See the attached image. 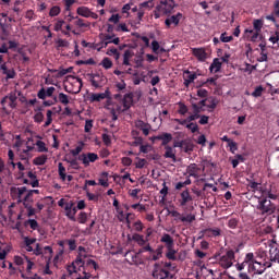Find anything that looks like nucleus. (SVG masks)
Masks as SVG:
<instances>
[{"instance_id":"obj_1","label":"nucleus","mask_w":279,"mask_h":279,"mask_svg":"<svg viewBox=\"0 0 279 279\" xmlns=\"http://www.w3.org/2000/svg\"><path fill=\"white\" fill-rule=\"evenodd\" d=\"M245 263H248V270L254 271V275H264L267 268H271V262L258 260L254 253L245 255Z\"/></svg>"},{"instance_id":"obj_2","label":"nucleus","mask_w":279,"mask_h":279,"mask_svg":"<svg viewBox=\"0 0 279 279\" xmlns=\"http://www.w3.org/2000/svg\"><path fill=\"white\" fill-rule=\"evenodd\" d=\"M175 7L177 3L174 0H160V2L155 7L154 17L158 20L161 17V15L170 16Z\"/></svg>"},{"instance_id":"obj_3","label":"nucleus","mask_w":279,"mask_h":279,"mask_svg":"<svg viewBox=\"0 0 279 279\" xmlns=\"http://www.w3.org/2000/svg\"><path fill=\"white\" fill-rule=\"evenodd\" d=\"M214 259L222 269L228 270L233 267L235 260V252L233 250H228L225 254L215 253Z\"/></svg>"},{"instance_id":"obj_4","label":"nucleus","mask_w":279,"mask_h":279,"mask_svg":"<svg viewBox=\"0 0 279 279\" xmlns=\"http://www.w3.org/2000/svg\"><path fill=\"white\" fill-rule=\"evenodd\" d=\"M256 208L263 216H271L276 213V205L267 197L259 198Z\"/></svg>"},{"instance_id":"obj_5","label":"nucleus","mask_w":279,"mask_h":279,"mask_svg":"<svg viewBox=\"0 0 279 279\" xmlns=\"http://www.w3.org/2000/svg\"><path fill=\"white\" fill-rule=\"evenodd\" d=\"M153 278L154 279H173L174 275L171 274L166 268H162L159 263H155L154 270H153Z\"/></svg>"},{"instance_id":"obj_6","label":"nucleus","mask_w":279,"mask_h":279,"mask_svg":"<svg viewBox=\"0 0 279 279\" xmlns=\"http://www.w3.org/2000/svg\"><path fill=\"white\" fill-rule=\"evenodd\" d=\"M77 160L81 161L85 168H87L90 166V163H95L97 160H99V156L96 153H87L80 155Z\"/></svg>"},{"instance_id":"obj_7","label":"nucleus","mask_w":279,"mask_h":279,"mask_svg":"<svg viewBox=\"0 0 279 279\" xmlns=\"http://www.w3.org/2000/svg\"><path fill=\"white\" fill-rule=\"evenodd\" d=\"M3 62V56L0 54V71H2V75H5V80H14L16 76V72L14 69H8L7 63Z\"/></svg>"},{"instance_id":"obj_8","label":"nucleus","mask_w":279,"mask_h":279,"mask_svg":"<svg viewBox=\"0 0 279 279\" xmlns=\"http://www.w3.org/2000/svg\"><path fill=\"white\" fill-rule=\"evenodd\" d=\"M192 56H194L198 62H206V60H208V53L205 48H192Z\"/></svg>"},{"instance_id":"obj_9","label":"nucleus","mask_w":279,"mask_h":279,"mask_svg":"<svg viewBox=\"0 0 279 279\" xmlns=\"http://www.w3.org/2000/svg\"><path fill=\"white\" fill-rule=\"evenodd\" d=\"M183 14L182 13H177L175 15H169L168 19L165 20V25L170 28L171 25L173 24L174 26H178L180 24V21L182 20Z\"/></svg>"},{"instance_id":"obj_10","label":"nucleus","mask_w":279,"mask_h":279,"mask_svg":"<svg viewBox=\"0 0 279 279\" xmlns=\"http://www.w3.org/2000/svg\"><path fill=\"white\" fill-rule=\"evenodd\" d=\"M133 104H134V94L133 93L125 94L122 98L123 112H125V110H130Z\"/></svg>"},{"instance_id":"obj_11","label":"nucleus","mask_w":279,"mask_h":279,"mask_svg":"<svg viewBox=\"0 0 279 279\" xmlns=\"http://www.w3.org/2000/svg\"><path fill=\"white\" fill-rule=\"evenodd\" d=\"M160 243H162L166 248L175 247L174 238L169 233H162Z\"/></svg>"},{"instance_id":"obj_12","label":"nucleus","mask_w":279,"mask_h":279,"mask_svg":"<svg viewBox=\"0 0 279 279\" xmlns=\"http://www.w3.org/2000/svg\"><path fill=\"white\" fill-rule=\"evenodd\" d=\"M135 128L142 131L144 136H149L151 130V125L149 123H146L143 120H137L135 122Z\"/></svg>"},{"instance_id":"obj_13","label":"nucleus","mask_w":279,"mask_h":279,"mask_svg":"<svg viewBox=\"0 0 279 279\" xmlns=\"http://www.w3.org/2000/svg\"><path fill=\"white\" fill-rule=\"evenodd\" d=\"M197 80L196 72H191L190 70L184 71V86L189 88L191 84H193Z\"/></svg>"},{"instance_id":"obj_14","label":"nucleus","mask_w":279,"mask_h":279,"mask_svg":"<svg viewBox=\"0 0 279 279\" xmlns=\"http://www.w3.org/2000/svg\"><path fill=\"white\" fill-rule=\"evenodd\" d=\"M163 245H158L157 248L150 253L148 260L158 262L163 256Z\"/></svg>"},{"instance_id":"obj_15","label":"nucleus","mask_w":279,"mask_h":279,"mask_svg":"<svg viewBox=\"0 0 279 279\" xmlns=\"http://www.w3.org/2000/svg\"><path fill=\"white\" fill-rule=\"evenodd\" d=\"M199 172H201V168L198 167L197 163H191L186 168V173L191 178L199 179Z\"/></svg>"},{"instance_id":"obj_16","label":"nucleus","mask_w":279,"mask_h":279,"mask_svg":"<svg viewBox=\"0 0 279 279\" xmlns=\"http://www.w3.org/2000/svg\"><path fill=\"white\" fill-rule=\"evenodd\" d=\"M75 206V203L73 201H70L65 203L64 210H65V216L68 217L69 220L75 222V214H73L72 209Z\"/></svg>"},{"instance_id":"obj_17","label":"nucleus","mask_w":279,"mask_h":279,"mask_svg":"<svg viewBox=\"0 0 279 279\" xmlns=\"http://www.w3.org/2000/svg\"><path fill=\"white\" fill-rule=\"evenodd\" d=\"M110 97H111V92L109 88H107L105 93L92 94L90 101H102V99H110Z\"/></svg>"},{"instance_id":"obj_18","label":"nucleus","mask_w":279,"mask_h":279,"mask_svg":"<svg viewBox=\"0 0 279 279\" xmlns=\"http://www.w3.org/2000/svg\"><path fill=\"white\" fill-rule=\"evenodd\" d=\"M53 93H56V87H48L47 90L43 87L38 90L37 97L45 100L47 97H51Z\"/></svg>"},{"instance_id":"obj_19","label":"nucleus","mask_w":279,"mask_h":279,"mask_svg":"<svg viewBox=\"0 0 279 279\" xmlns=\"http://www.w3.org/2000/svg\"><path fill=\"white\" fill-rule=\"evenodd\" d=\"M16 94H10L9 96H5L1 99V106H5V104L9 101L10 108H16Z\"/></svg>"},{"instance_id":"obj_20","label":"nucleus","mask_w":279,"mask_h":279,"mask_svg":"<svg viewBox=\"0 0 279 279\" xmlns=\"http://www.w3.org/2000/svg\"><path fill=\"white\" fill-rule=\"evenodd\" d=\"M193 202V196L189 190H185L181 193L180 206L185 207L189 203Z\"/></svg>"},{"instance_id":"obj_21","label":"nucleus","mask_w":279,"mask_h":279,"mask_svg":"<svg viewBox=\"0 0 279 279\" xmlns=\"http://www.w3.org/2000/svg\"><path fill=\"white\" fill-rule=\"evenodd\" d=\"M222 69V62L220 61L219 58H215L209 66V71L211 73H220Z\"/></svg>"},{"instance_id":"obj_22","label":"nucleus","mask_w":279,"mask_h":279,"mask_svg":"<svg viewBox=\"0 0 279 279\" xmlns=\"http://www.w3.org/2000/svg\"><path fill=\"white\" fill-rule=\"evenodd\" d=\"M166 250H167L166 254H165L166 258L171 262H177L178 260V255H177L178 251L175 250V247L171 246Z\"/></svg>"},{"instance_id":"obj_23","label":"nucleus","mask_w":279,"mask_h":279,"mask_svg":"<svg viewBox=\"0 0 279 279\" xmlns=\"http://www.w3.org/2000/svg\"><path fill=\"white\" fill-rule=\"evenodd\" d=\"M132 241L137 243L138 246L143 247L147 244L148 239H145L143 234L134 233L132 234Z\"/></svg>"},{"instance_id":"obj_24","label":"nucleus","mask_w":279,"mask_h":279,"mask_svg":"<svg viewBox=\"0 0 279 279\" xmlns=\"http://www.w3.org/2000/svg\"><path fill=\"white\" fill-rule=\"evenodd\" d=\"M165 154H163V157L166 159H172L173 161H177V151L173 147L171 146H166L165 147Z\"/></svg>"},{"instance_id":"obj_25","label":"nucleus","mask_w":279,"mask_h":279,"mask_svg":"<svg viewBox=\"0 0 279 279\" xmlns=\"http://www.w3.org/2000/svg\"><path fill=\"white\" fill-rule=\"evenodd\" d=\"M204 234L209 238H218L221 235V229L219 228H207L204 230Z\"/></svg>"},{"instance_id":"obj_26","label":"nucleus","mask_w":279,"mask_h":279,"mask_svg":"<svg viewBox=\"0 0 279 279\" xmlns=\"http://www.w3.org/2000/svg\"><path fill=\"white\" fill-rule=\"evenodd\" d=\"M85 258H87V255L86 254H82V253H78L76 255V258L74 262H72V264H74L75 267H78V268H84L85 266Z\"/></svg>"},{"instance_id":"obj_27","label":"nucleus","mask_w":279,"mask_h":279,"mask_svg":"<svg viewBox=\"0 0 279 279\" xmlns=\"http://www.w3.org/2000/svg\"><path fill=\"white\" fill-rule=\"evenodd\" d=\"M23 207L26 210L27 217L32 218L35 217L37 214L36 208H33V205L31 203L27 202H23Z\"/></svg>"},{"instance_id":"obj_28","label":"nucleus","mask_w":279,"mask_h":279,"mask_svg":"<svg viewBox=\"0 0 279 279\" xmlns=\"http://www.w3.org/2000/svg\"><path fill=\"white\" fill-rule=\"evenodd\" d=\"M134 57V52L130 49L125 50L123 53V65L124 66H131V58Z\"/></svg>"},{"instance_id":"obj_29","label":"nucleus","mask_w":279,"mask_h":279,"mask_svg":"<svg viewBox=\"0 0 279 279\" xmlns=\"http://www.w3.org/2000/svg\"><path fill=\"white\" fill-rule=\"evenodd\" d=\"M173 141V135L171 133H162V147H169V144Z\"/></svg>"},{"instance_id":"obj_30","label":"nucleus","mask_w":279,"mask_h":279,"mask_svg":"<svg viewBox=\"0 0 279 279\" xmlns=\"http://www.w3.org/2000/svg\"><path fill=\"white\" fill-rule=\"evenodd\" d=\"M58 174H59L60 180H61L62 182H65V181H66V169H65V167L63 166L62 162H59V163H58Z\"/></svg>"},{"instance_id":"obj_31","label":"nucleus","mask_w":279,"mask_h":279,"mask_svg":"<svg viewBox=\"0 0 279 279\" xmlns=\"http://www.w3.org/2000/svg\"><path fill=\"white\" fill-rule=\"evenodd\" d=\"M47 160H48L47 155H40L33 159V165L34 166H45Z\"/></svg>"},{"instance_id":"obj_32","label":"nucleus","mask_w":279,"mask_h":279,"mask_svg":"<svg viewBox=\"0 0 279 279\" xmlns=\"http://www.w3.org/2000/svg\"><path fill=\"white\" fill-rule=\"evenodd\" d=\"M196 220V216L193 214H186L185 216L182 215V217H180V221L182 223H193Z\"/></svg>"},{"instance_id":"obj_33","label":"nucleus","mask_w":279,"mask_h":279,"mask_svg":"<svg viewBox=\"0 0 279 279\" xmlns=\"http://www.w3.org/2000/svg\"><path fill=\"white\" fill-rule=\"evenodd\" d=\"M41 110H43V107H38L37 108L38 112L35 113V116H34V122L37 123V124H41L44 122V120H45V116L41 112Z\"/></svg>"},{"instance_id":"obj_34","label":"nucleus","mask_w":279,"mask_h":279,"mask_svg":"<svg viewBox=\"0 0 279 279\" xmlns=\"http://www.w3.org/2000/svg\"><path fill=\"white\" fill-rule=\"evenodd\" d=\"M76 13L84 17H89L90 9L88 7H78Z\"/></svg>"},{"instance_id":"obj_35","label":"nucleus","mask_w":279,"mask_h":279,"mask_svg":"<svg viewBox=\"0 0 279 279\" xmlns=\"http://www.w3.org/2000/svg\"><path fill=\"white\" fill-rule=\"evenodd\" d=\"M265 90L266 88L264 86L262 85L256 86L254 92L251 94V96L255 98L263 97Z\"/></svg>"},{"instance_id":"obj_36","label":"nucleus","mask_w":279,"mask_h":279,"mask_svg":"<svg viewBox=\"0 0 279 279\" xmlns=\"http://www.w3.org/2000/svg\"><path fill=\"white\" fill-rule=\"evenodd\" d=\"M25 227L29 226V228L33 230V231H36L39 229V223L36 219H28L24 222Z\"/></svg>"},{"instance_id":"obj_37","label":"nucleus","mask_w":279,"mask_h":279,"mask_svg":"<svg viewBox=\"0 0 279 279\" xmlns=\"http://www.w3.org/2000/svg\"><path fill=\"white\" fill-rule=\"evenodd\" d=\"M24 193H27L26 186L17 187V204H24V198H22Z\"/></svg>"},{"instance_id":"obj_38","label":"nucleus","mask_w":279,"mask_h":279,"mask_svg":"<svg viewBox=\"0 0 279 279\" xmlns=\"http://www.w3.org/2000/svg\"><path fill=\"white\" fill-rule=\"evenodd\" d=\"M52 116H53V111L48 109L47 112H46L47 120L44 123L45 129L49 128L52 124V122H53Z\"/></svg>"},{"instance_id":"obj_39","label":"nucleus","mask_w":279,"mask_h":279,"mask_svg":"<svg viewBox=\"0 0 279 279\" xmlns=\"http://www.w3.org/2000/svg\"><path fill=\"white\" fill-rule=\"evenodd\" d=\"M131 208H132L133 210H136V211L140 213V214L147 211L146 205L141 204V203L132 204V205H131Z\"/></svg>"},{"instance_id":"obj_40","label":"nucleus","mask_w":279,"mask_h":279,"mask_svg":"<svg viewBox=\"0 0 279 279\" xmlns=\"http://www.w3.org/2000/svg\"><path fill=\"white\" fill-rule=\"evenodd\" d=\"M69 73H73V66L66 69L60 68L56 77H64V75H68Z\"/></svg>"},{"instance_id":"obj_41","label":"nucleus","mask_w":279,"mask_h":279,"mask_svg":"<svg viewBox=\"0 0 279 279\" xmlns=\"http://www.w3.org/2000/svg\"><path fill=\"white\" fill-rule=\"evenodd\" d=\"M35 146L37 147L38 153H48V147L46 146V143L43 141H37L35 143Z\"/></svg>"},{"instance_id":"obj_42","label":"nucleus","mask_w":279,"mask_h":279,"mask_svg":"<svg viewBox=\"0 0 279 279\" xmlns=\"http://www.w3.org/2000/svg\"><path fill=\"white\" fill-rule=\"evenodd\" d=\"M269 43L272 45H279V31L271 32V35L269 37Z\"/></svg>"},{"instance_id":"obj_43","label":"nucleus","mask_w":279,"mask_h":279,"mask_svg":"<svg viewBox=\"0 0 279 279\" xmlns=\"http://www.w3.org/2000/svg\"><path fill=\"white\" fill-rule=\"evenodd\" d=\"M256 260L260 259L263 262H266L267 260V251L263 250V248H259L257 252H256V257H255Z\"/></svg>"},{"instance_id":"obj_44","label":"nucleus","mask_w":279,"mask_h":279,"mask_svg":"<svg viewBox=\"0 0 279 279\" xmlns=\"http://www.w3.org/2000/svg\"><path fill=\"white\" fill-rule=\"evenodd\" d=\"M58 100L63 106H68L70 104L69 96L66 94H64V93H59Z\"/></svg>"},{"instance_id":"obj_45","label":"nucleus","mask_w":279,"mask_h":279,"mask_svg":"<svg viewBox=\"0 0 279 279\" xmlns=\"http://www.w3.org/2000/svg\"><path fill=\"white\" fill-rule=\"evenodd\" d=\"M263 195L265 196L264 198H269V199H271V201H278V196H277V194H274L272 192H271V190H265V191H263Z\"/></svg>"},{"instance_id":"obj_46","label":"nucleus","mask_w":279,"mask_h":279,"mask_svg":"<svg viewBox=\"0 0 279 279\" xmlns=\"http://www.w3.org/2000/svg\"><path fill=\"white\" fill-rule=\"evenodd\" d=\"M186 129L189 131H191L192 134H196L197 132H199V126L197 123L191 122L189 124H186Z\"/></svg>"},{"instance_id":"obj_47","label":"nucleus","mask_w":279,"mask_h":279,"mask_svg":"<svg viewBox=\"0 0 279 279\" xmlns=\"http://www.w3.org/2000/svg\"><path fill=\"white\" fill-rule=\"evenodd\" d=\"M135 168L136 169H144L147 165V160L145 158L136 157Z\"/></svg>"},{"instance_id":"obj_48","label":"nucleus","mask_w":279,"mask_h":279,"mask_svg":"<svg viewBox=\"0 0 279 279\" xmlns=\"http://www.w3.org/2000/svg\"><path fill=\"white\" fill-rule=\"evenodd\" d=\"M61 13V8L59 5L51 7L49 10V16L54 17L58 16Z\"/></svg>"},{"instance_id":"obj_49","label":"nucleus","mask_w":279,"mask_h":279,"mask_svg":"<svg viewBox=\"0 0 279 279\" xmlns=\"http://www.w3.org/2000/svg\"><path fill=\"white\" fill-rule=\"evenodd\" d=\"M154 7H155L154 0H148V1H145V2H142V3L138 4V8H140L141 10H143L144 8L150 10V9H153Z\"/></svg>"},{"instance_id":"obj_50","label":"nucleus","mask_w":279,"mask_h":279,"mask_svg":"<svg viewBox=\"0 0 279 279\" xmlns=\"http://www.w3.org/2000/svg\"><path fill=\"white\" fill-rule=\"evenodd\" d=\"M101 66H102L104 69H106V70L112 69L113 62H112L108 57H106V58H104L102 61H101Z\"/></svg>"},{"instance_id":"obj_51","label":"nucleus","mask_w":279,"mask_h":279,"mask_svg":"<svg viewBox=\"0 0 279 279\" xmlns=\"http://www.w3.org/2000/svg\"><path fill=\"white\" fill-rule=\"evenodd\" d=\"M182 150L185 154H192L194 151V145L192 143L185 142Z\"/></svg>"},{"instance_id":"obj_52","label":"nucleus","mask_w":279,"mask_h":279,"mask_svg":"<svg viewBox=\"0 0 279 279\" xmlns=\"http://www.w3.org/2000/svg\"><path fill=\"white\" fill-rule=\"evenodd\" d=\"M77 220H78V223H80V225H86V222H87V220H88L87 214H86L85 211H81V213L78 214Z\"/></svg>"},{"instance_id":"obj_53","label":"nucleus","mask_w":279,"mask_h":279,"mask_svg":"<svg viewBox=\"0 0 279 279\" xmlns=\"http://www.w3.org/2000/svg\"><path fill=\"white\" fill-rule=\"evenodd\" d=\"M253 26H254V29H255L256 32H262V29H263V27H264V22H263V20H254Z\"/></svg>"},{"instance_id":"obj_54","label":"nucleus","mask_w":279,"mask_h":279,"mask_svg":"<svg viewBox=\"0 0 279 279\" xmlns=\"http://www.w3.org/2000/svg\"><path fill=\"white\" fill-rule=\"evenodd\" d=\"M71 19H75V25L78 27H88L89 24L85 23L83 19H80L78 16H71Z\"/></svg>"},{"instance_id":"obj_55","label":"nucleus","mask_w":279,"mask_h":279,"mask_svg":"<svg viewBox=\"0 0 279 279\" xmlns=\"http://www.w3.org/2000/svg\"><path fill=\"white\" fill-rule=\"evenodd\" d=\"M65 242L68 243L69 250H70L71 252L76 251L77 244H76V240H75V239H69V240H66Z\"/></svg>"},{"instance_id":"obj_56","label":"nucleus","mask_w":279,"mask_h":279,"mask_svg":"<svg viewBox=\"0 0 279 279\" xmlns=\"http://www.w3.org/2000/svg\"><path fill=\"white\" fill-rule=\"evenodd\" d=\"M64 24H65V21L57 20V22L53 25V31L54 32H61Z\"/></svg>"},{"instance_id":"obj_57","label":"nucleus","mask_w":279,"mask_h":279,"mask_svg":"<svg viewBox=\"0 0 279 279\" xmlns=\"http://www.w3.org/2000/svg\"><path fill=\"white\" fill-rule=\"evenodd\" d=\"M227 35H228L227 32H225V33H222V34L220 35V41H221V43H232V40L234 39V37H233V36H227Z\"/></svg>"},{"instance_id":"obj_58","label":"nucleus","mask_w":279,"mask_h":279,"mask_svg":"<svg viewBox=\"0 0 279 279\" xmlns=\"http://www.w3.org/2000/svg\"><path fill=\"white\" fill-rule=\"evenodd\" d=\"M133 227H134V230L136 232H143L144 230V223L142 220H136L134 223H133Z\"/></svg>"},{"instance_id":"obj_59","label":"nucleus","mask_w":279,"mask_h":279,"mask_svg":"<svg viewBox=\"0 0 279 279\" xmlns=\"http://www.w3.org/2000/svg\"><path fill=\"white\" fill-rule=\"evenodd\" d=\"M107 56H114L116 60H119L120 52L117 48H109L108 51H107Z\"/></svg>"},{"instance_id":"obj_60","label":"nucleus","mask_w":279,"mask_h":279,"mask_svg":"<svg viewBox=\"0 0 279 279\" xmlns=\"http://www.w3.org/2000/svg\"><path fill=\"white\" fill-rule=\"evenodd\" d=\"M10 196L13 201L19 199V194H17V187L16 186H11L10 187Z\"/></svg>"},{"instance_id":"obj_61","label":"nucleus","mask_w":279,"mask_h":279,"mask_svg":"<svg viewBox=\"0 0 279 279\" xmlns=\"http://www.w3.org/2000/svg\"><path fill=\"white\" fill-rule=\"evenodd\" d=\"M121 20V15L120 14H112L109 19L108 22L113 23V24H118Z\"/></svg>"},{"instance_id":"obj_62","label":"nucleus","mask_w":279,"mask_h":279,"mask_svg":"<svg viewBox=\"0 0 279 279\" xmlns=\"http://www.w3.org/2000/svg\"><path fill=\"white\" fill-rule=\"evenodd\" d=\"M208 95H209V92L207 89H204V88L197 89V97L206 99Z\"/></svg>"},{"instance_id":"obj_63","label":"nucleus","mask_w":279,"mask_h":279,"mask_svg":"<svg viewBox=\"0 0 279 279\" xmlns=\"http://www.w3.org/2000/svg\"><path fill=\"white\" fill-rule=\"evenodd\" d=\"M192 108H193V114H197L199 116L201 112L204 110L203 107H201L199 105L197 104H192Z\"/></svg>"},{"instance_id":"obj_64","label":"nucleus","mask_w":279,"mask_h":279,"mask_svg":"<svg viewBox=\"0 0 279 279\" xmlns=\"http://www.w3.org/2000/svg\"><path fill=\"white\" fill-rule=\"evenodd\" d=\"M93 275L87 272L86 270L83 271V275H78L75 279H90Z\"/></svg>"}]
</instances>
